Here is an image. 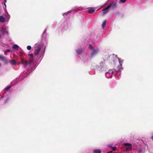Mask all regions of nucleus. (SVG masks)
<instances>
[{"label": "nucleus", "mask_w": 153, "mask_h": 153, "mask_svg": "<svg viewBox=\"0 0 153 153\" xmlns=\"http://www.w3.org/2000/svg\"><path fill=\"white\" fill-rule=\"evenodd\" d=\"M89 48L91 51V56H93L96 55L99 52V50L98 49H94L93 46L91 45H90Z\"/></svg>", "instance_id": "obj_5"}, {"label": "nucleus", "mask_w": 153, "mask_h": 153, "mask_svg": "<svg viewBox=\"0 0 153 153\" xmlns=\"http://www.w3.org/2000/svg\"><path fill=\"white\" fill-rule=\"evenodd\" d=\"M126 0H120V2L122 3L124 2Z\"/></svg>", "instance_id": "obj_24"}, {"label": "nucleus", "mask_w": 153, "mask_h": 153, "mask_svg": "<svg viewBox=\"0 0 153 153\" xmlns=\"http://www.w3.org/2000/svg\"><path fill=\"white\" fill-rule=\"evenodd\" d=\"M5 27H6V26L1 27L0 28L1 31L3 34L5 33L7 34L8 33V31L7 30V28H5Z\"/></svg>", "instance_id": "obj_10"}, {"label": "nucleus", "mask_w": 153, "mask_h": 153, "mask_svg": "<svg viewBox=\"0 0 153 153\" xmlns=\"http://www.w3.org/2000/svg\"><path fill=\"white\" fill-rule=\"evenodd\" d=\"M63 27V25H62V27Z\"/></svg>", "instance_id": "obj_35"}, {"label": "nucleus", "mask_w": 153, "mask_h": 153, "mask_svg": "<svg viewBox=\"0 0 153 153\" xmlns=\"http://www.w3.org/2000/svg\"><path fill=\"white\" fill-rule=\"evenodd\" d=\"M42 45H42L41 43H37L33 47L35 49L34 54L36 56L39 54L40 57L43 56L45 52V46L44 50L42 51V50H41V47Z\"/></svg>", "instance_id": "obj_1"}, {"label": "nucleus", "mask_w": 153, "mask_h": 153, "mask_svg": "<svg viewBox=\"0 0 153 153\" xmlns=\"http://www.w3.org/2000/svg\"><path fill=\"white\" fill-rule=\"evenodd\" d=\"M111 147V146L110 145H108V148H110Z\"/></svg>", "instance_id": "obj_31"}, {"label": "nucleus", "mask_w": 153, "mask_h": 153, "mask_svg": "<svg viewBox=\"0 0 153 153\" xmlns=\"http://www.w3.org/2000/svg\"><path fill=\"white\" fill-rule=\"evenodd\" d=\"M64 30V28L63 29V30ZM64 30H65L64 29Z\"/></svg>", "instance_id": "obj_36"}, {"label": "nucleus", "mask_w": 153, "mask_h": 153, "mask_svg": "<svg viewBox=\"0 0 153 153\" xmlns=\"http://www.w3.org/2000/svg\"><path fill=\"white\" fill-rule=\"evenodd\" d=\"M46 29H45L44 31V33H43L42 34V36H43V35H44L45 34V32H46Z\"/></svg>", "instance_id": "obj_27"}, {"label": "nucleus", "mask_w": 153, "mask_h": 153, "mask_svg": "<svg viewBox=\"0 0 153 153\" xmlns=\"http://www.w3.org/2000/svg\"><path fill=\"white\" fill-rule=\"evenodd\" d=\"M28 55L30 56L32 58H33V55L32 53L29 54Z\"/></svg>", "instance_id": "obj_22"}, {"label": "nucleus", "mask_w": 153, "mask_h": 153, "mask_svg": "<svg viewBox=\"0 0 153 153\" xmlns=\"http://www.w3.org/2000/svg\"><path fill=\"white\" fill-rule=\"evenodd\" d=\"M116 147H112V149L113 150H115L116 149Z\"/></svg>", "instance_id": "obj_25"}, {"label": "nucleus", "mask_w": 153, "mask_h": 153, "mask_svg": "<svg viewBox=\"0 0 153 153\" xmlns=\"http://www.w3.org/2000/svg\"><path fill=\"white\" fill-rule=\"evenodd\" d=\"M119 62L120 64V65L118 67V70H116L117 72H120L123 69L122 67V65L123 62V60L121 58H119Z\"/></svg>", "instance_id": "obj_6"}, {"label": "nucleus", "mask_w": 153, "mask_h": 153, "mask_svg": "<svg viewBox=\"0 0 153 153\" xmlns=\"http://www.w3.org/2000/svg\"><path fill=\"white\" fill-rule=\"evenodd\" d=\"M8 15H4L3 16H0V22L2 23L5 22H8L10 18V16L8 13H7Z\"/></svg>", "instance_id": "obj_4"}, {"label": "nucleus", "mask_w": 153, "mask_h": 153, "mask_svg": "<svg viewBox=\"0 0 153 153\" xmlns=\"http://www.w3.org/2000/svg\"><path fill=\"white\" fill-rule=\"evenodd\" d=\"M106 22V20H104L103 21V22L102 24V28L104 29V28Z\"/></svg>", "instance_id": "obj_17"}, {"label": "nucleus", "mask_w": 153, "mask_h": 153, "mask_svg": "<svg viewBox=\"0 0 153 153\" xmlns=\"http://www.w3.org/2000/svg\"><path fill=\"white\" fill-rule=\"evenodd\" d=\"M71 11H68V12L66 13H64L63 14V15L64 16H66L67 15H68L69 13H70L71 12Z\"/></svg>", "instance_id": "obj_18"}, {"label": "nucleus", "mask_w": 153, "mask_h": 153, "mask_svg": "<svg viewBox=\"0 0 153 153\" xmlns=\"http://www.w3.org/2000/svg\"><path fill=\"white\" fill-rule=\"evenodd\" d=\"M19 47V46L16 44H15L13 45L12 46V48L13 49L16 50H18Z\"/></svg>", "instance_id": "obj_14"}, {"label": "nucleus", "mask_w": 153, "mask_h": 153, "mask_svg": "<svg viewBox=\"0 0 153 153\" xmlns=\"http://www.w3.org/2000/svg\"><path fill=\"white\" fill-rule=\"evenodd\" d=\"M31 49V47L30 46L28 45L27 46V49L28 50H30Z\"/></svg>", "instance_id": "obj_21"}, {"label": "nucleus", "mask_w": 153, "mask_h": 153, "mask_svg": "<svg viewBox=\"0 0 153 153\" xmlns=\"http://www.w3.org/2000/svg\"><path fill=\"white\" fill-rule=\"evenodd\" d=\"M88 12L90 13H92L94 11V9L93 8H89Z\"/></svg>", "instance_id": "obj_15"}, {"label": "nucleus", "mask_w": 153, "mask_h": 153, "mask_svg": "<svg viewBox=\"0 0 153 153\" xmlns=\"http://www.w3.org/2000/svg\"><path fill=\"white\" fill-rule=\"evenodd\" d=\"M101 151L100 149H95L93 150L94 153H101Z\"/></svg>", "instance_id": "obj_13"}, {"label": "nucleus", "mask_w": 153, "mask_h": 153, "mask_svg": "<svg viewBox=\"0 0 153 153\" xmlns=\"http://www.w3.org/2000/svg\"><path fill=\"white\" fill-rule=\"evenodd\" d=\"M114 74V71L112 70H110L105 74V75L106 77L108 78H111Z\"/></svg>", "instance_id": "obj_8"}, {"label": "nucleus", "mask_w": 153, "mask_h": 153, "mask_svg": "<svg viewBox=\"0 0 153 153\" xmlns=\"http://www.w3.org/2000/svg\"><path fill=\"white\" fill-rule=\"evenodd\" d=\"M142 151V150L141 149H140L139 151V152L140 153Z\"/></svg>", "instance_id": "obj_29"}, {"label": "nucleus", "mask_w": 153, "mask_h": 153, "mask_svg": "<svg viewBox=\"0 0 153 153\" xmlns=\"http://www.w3.org/2000/svg\"><path fill=\"white\" fill-rule=\"evenodd\" d=\"M68 28V25H66L64 27V29L66 30Z\"/></svg>", "instance_id": "obj_23"}, {"label": "nucleus", "mask_w": 153, "mask_h": 153, "mask_svg": "<svg viewBox=\"0 0 153 153\" xmlns=\"http://www.w3.org/2000/svg\"><path fill=\"white\" fill-rule=\"evenodd\" d=\"M1 35L0 33V38H1Z\"/></svg>", "instance_id": "obj_34"}, {"label": "nucleus", "mask_w": 153, "mask_h": 153, "mask_svg": "<svg viewBox=\"0 0 153 153\" xmlns=\"http://www.w3.org/2000/svg\"><path fill=\"white\" fill-rule=\"evenodd\" d=\"M11 86L10 85V86H8L7 87H6L5 89V90L6 91H8L11 88Z\"/></svg>", "instance_id": "obj_19"}, {"label": "nucleus", "mask_w": 153, "mask_h": 153, "mask_svg": "<svg viewBox=\"0 0 153 153\" xmlns=\"http://www.w3.org/2000/svg\"><path fill=\"white\" fill-rule=\"evenodd\" d=\"M117 7V5L116 3L111 4H109L107 7L102 10V11H103V15L105 14L108 11V9L110 7H111L112 9H114L116 8Z\"/></svg>", "instance_id": "obj_3"}, {"label": "nucleus", "mask_w": 153, "mask_h": 153, "mask_svg": "<svg viewBox=\"0 0 153 153\" xmlns=\"http://www.w3.org/2000/svg\"><path fill=\"white\" fill-rule=\"evenodd\" d=\"M30 73V72H29V73H27L26 74H25V77L27 76H28V74Z\"/></svg>", "instance_id": "obj_26"}, {"label": "nucleus", "mask_w": 153, "mask_h": 153, "mask_svg": "<svg viewBox=\"0 0 153 153\" xmlns=\"http://www.w3.org/2000/svg\"><path fill=\"white\" fill-rule=\"evenodd\" d=\"M10 62L11 64L13 65L16 66L17 63L16 61L13 59H12L10 60Z\"/></svg>", "instance_id": "obj_12"}, {"label": "nucleus", "mask_w": 153, "mask_h": 153, "mask_svg": "<svg viewBox=\"0 0 153 153\" xmlns=\"http://www.w3.org/2000/svg\"><path fill=\"white\" fill-rule=\"evenodd\" d=\"M0 60L3 61L6 64L8 63V60L6 59V57L0 55Z\"/></svg>", "instance_id": "obj_11"}, {"label": "nucleus", "mask_w": 153, "mask_h": 153, "mask_svg": "<svg viewBox=\"0 0 153 153\" xmlns=\"http://www.w3.org/2000/svg\"><path fill=\"white\" fill-rule=\"evenodd\" d=\"M112 151H110L108 152L107 153H112Z\"/></svg>", "instance_id": "obj_28"}, {"label": "nucleus", "mask_w": 153, "mask_h": 153, "mask_svg": "<svg viewBox=\"0 0 153 153\" xmlns=\"http://www.w3.org/2000/svg\"><path fill=\"white\" fill-rule=\"evenodd\" d=\"M7 52H11V51L9 49H7L4 51V53H6Z\"/></svg>", "instance_id": "obj_20"}, {"label": "nucleus", "mask_w": 153, "mask_h": 153, "mask_svg": "<svg viewBox=\"0 0 153 153\" xmlns=\"http://www.w3.org/2000/svg\"><path fill=\"white\" fill-rule=\"evenodd\" d=\"M151 138L153 140V135L152 136Z\"/></svg>", "instance_id": "obj_33"}, {"label": "nucleus", "mask_w": 153, "mask_h": 153, "mask_svg": "<svg viewBox=\"0 0 153 153\" xmlns=\"http://www.w3.org/2000/svg\"><path fill=\"white\" fill-rule=\"evenodd\" d=\"M125 146L123 149L124 150L126 151H130L132 149L131 145L128 143H126L124 144Z\"/></svg>", "instance_id": "obj_7"}, {"label": "nucleus", "mask_w": 153, "mask_h": 153, "mask_svg": "<svg viewBox=\"0 0 153 153\" xmlns=\"http://www.w3.org/2000/svg\"><path fill=\"white\" fill-rule=\"evenodd\" d=\"M4 5L5 7H6V4H5V3H4Z\"/></svg>", "instance_id": "obj_30"}, {"label": "nucleus", "mask_w": 153, "mask_h": 153, "mask_svg": "<svg viewBox=\"0 0 153 153\" xmlns=\"http://www.w3.org/2000/svg\"><path fill=\"white\" fill-rule=\"evenodd\" d=\"M22 64L23 65L24 67H26L28 65H30V62L27 61H25L23 59H22L21 61L19 63V65Z\"/></svg>", "instance_id": "obj_9"}, {"label": "nucleus", "mask_w": 153, "mask_h": 153, "mask_svg": "<svg viewBox=\"0 0 153 153\" xmlns=\"http://www.w3.org/2000/svg\"><path fill=\"white\" fill-rule=\"evenodd\" d=\"M106 67L104 62H102L99 65L96 66V68L100 72H102L106 71Z\"/></svg>", "instance_id": "obj_2"}, {"label": "nucleus", "mask_w": 153, "mask_h": 153, "mask_svg": "<svg viewBox=\"0 0 153 153\" xmlns=\"http://www.w3.org/2000/svg\"><path fill=\"white\" fill-rule=\"evenodd\" d=\"M76 53L77 54H81L82 52V50L80 49H78L76 50Z\"/></svg>", "instance_id": "obj_16"}, {"label": "nucleus", "mask_w": 153, "mask_h": 153, "mask_svg": "<svg viewBox=\"0 0 153 153\" xmlns=\"http://www.w3.org/2000/svg\"><path fill=\"white\" fill-rule=\"evenodd\" d=\"M7 1V0H4V3H6Z\"/></svg>", "instance_id": "obj_32"}]
</instances>
